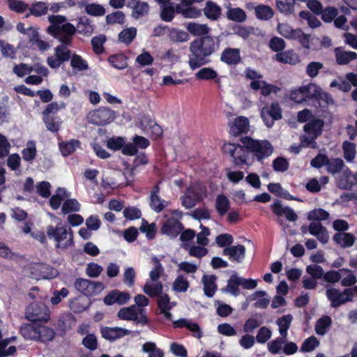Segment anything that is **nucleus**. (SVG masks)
Listing matches in <instances>:
<instances>
[{"label":"nucleus","mask_w":357,"mask_h":357,"mask_svg":"<svg viewBox=\"0 0 357 357\" xmlns=\"http://www.w3.org/2000/svg\"><path fill=\"white\" fill-rule=\"evenodd\" d=\"M220 43L218 37L209 36L192 41L188 61L190 68L195 70L208 63V57L219 50Z\"/></svg>","instance_id":"1"},{"label":"nucleus","mask_w":357,"mask_h":357,"mask_svg":"<svg viewBox=\"0 0 357 357\" xmlns=\"http://www.w3.org/2000/svg\"><path fill=\"white\" fill-rule=\"evenodd\" d=\"M48 19L51 25L47 28V32L61 43L70 44L76 31L75 26L63 15H50Z\"/></svg>","instance_id":"2"},{"label":"nucleus","mask_w":357,"mask_h":357,"mask_svg":"<svg viewBox=\"0 0 357 357\" xmlns=\"http://www.w3.org/2000/svg\"><path fill=\"white\" fill-rule=\"evenodd\" d=\"M46 234L47 238L54 241L58 250H66L74 245L73 230L60 220L56 226L48 225Z\"/></svg>","instance_id":"3"},{"label":"nucleus","mask_w":357,"mask_h":357,"mask_svg":"<svg viewBox=\"0 0 357 357\" xmlns=\"http://www.w3.org/2000/svg\"><path fill=\"white\" fill-rule=\"evenodd\" d=\"M20 332L26 340L43 342L52 340L55 335L52 328L38 322L22 325Z\"/></svg>","instance_id":"4"},{"label":"nucleus","mask_w":357,"mask_h":357,"mask_svg":"<svg viewBox=\"0 0 357 357\" xmlns=\"http://www.w3.org/2000/svg\"><path fill=\"white\" fill-rule=\"evenodd\" d=\"M245 75L247 79L251 80L250 88L253 90H261L263 96H268L271 93H276L280 89L275 85L267 84L262 79V75L257 71L247 68L245 70Z\"/></svg>","instance_id":"5"},{"label":"nucleus","mask_w":357,"mask_h":357,"mask_svg":"<svg viewBox=\"0 0 357 357\" xmlns=\"http://www.w3.org/2000/svg\"><path fill=\"white\" fill-rule=\"evenodd\" d=\"M243 144H245L249 152L252 153L259 161L271 156L273 151V146L267 140H255L248 138L245 139Z\"/></svg>","instance_id":"6"},{"label":"nucleus","mask_w":357,"mask_h":357,"mask_svg":"<svg viewBox=\"0 0 357 357\" xmlns=\"http://www.w3.org/2000/svg\"><path fill=\"white\" fill-rule=\"evenodd\" d=\"M324 122L313 119L304 126L305 134L302 137L301 145L306 147H316L315 139L321 133Z\"/></svg>","instance_id":"7"},{"label":"nucleus","mask_w":357,"mask_h":357,"mask_svg":"<svg viewBox=\"0 0 357 357\" xmlns=\"http://www.w3.org/2000/svg\"><path fill=\"white\" fill-rule=\"evenodd\" d=\"M115 118V112L107 107H100L98 109L93 110L86 116L89 123L97 126L107 125L112 123Z\"/></svg>","instance_id":"8"},{"label":"nucleus","mask_w":357,"mask_h":357,"mask_svg":"<svg viewBox=\"0 0 357 357\" xmlns=\"http://www.w3.org/2000/svg\"><path fill=\"white\" fill-rule=\"evenodd\" d=\"M327 298L331 301L333 307H337L347 302L351 301L354 297V292L351 289H344L340 291L335 287H328L326 291Z\"/></svg>","instance_id":"9"},{"label":"nucleus","mask_w":357,"mask_h":357,"mask_svg":"<svg viewBox=\"0 0 357 357\" xmlns=\"http://www.w3.org/2000/svg\"><path fill=\"white\" fill-rule=\"evenodd\" d=\"M117 317L125 321H132L136 324L145 325L147 324V318L144 309L137 307L136 305L123 307L119 310Z\"/></svg>","instance_id":"10"},{"label":"nucleus","mask_w":357,"mask_h":357,"mask_svg":"<svg viewBox=\"0 0 357 357\" xmlns=\"http://www.w3.org/2000/svg\"><path fill=\"white\" fill-rule=\"evenodd\" d=\"M225 152L229 153L234 159L236 165L248 164V152L246 146H241L237 144L227 143L223 145Z\"/></svg>","instance_id":"11"},{"label":"nucleus","mask_w":357,"mask_h":357,"mask_svg":"<svg viewBox=\"0 0 357 357\" xmlns=\"http://www.w3.org/2000/svg\"><path fill=\"white\" fill-rule=\"evenodd\" d=\"M26 318L32 323L47 321L50 318L48 309L43 304L33 303L26 310Z\"/></svg>","instance_id":"12"},{"label":"nucleus","mask_w":357,"mask_h":357,"mask_svg":"<svg viewBox=\"0 0 357 357\" xmlns=\"http://www.w3.org/2000/svg\"><path fill=\"white\" fill-rule=\"evenodd\" d=\"M75 289L86 296H92L100 294L104 289L100 282H92L86 279L79 278L75 282Z\"/></svg>","instance_id":"13"},{"label":"nucleus","mask_w":357,"mask_h":357,"mask_svg":"<svg viewBox=\"0 0 357 357\" xmlns=\"http://www.w3.org/2000/svg\"><path fill=\"white\" fill-rule=\"evenodd\" d=\"M30 276L36 280L52 279L58 275L56 269L45 264H34L29 266Z\"/></svg>","instance_id":"14"},{"label":"nucleus","mask_w":357,"mask_h":357,"mask_svg":"<svg viewBox=\"0 0 357 357\" xmlns=\"http://www.w3.org/2000/svg\"><path fill=\"white\" fill-rule=\"evenodd\" d=\"M261 116L267 127H272L275 121L282 118L280 105L274 102L271 105L264 107L261 110Z\"/></svg>","instance_id":"15"},{"label":"nucleus","mask_w":357,"mask_h":357,"mask_svg":"<svg viewBox=\"0 0 357 357\" xmlns=\"http://www.w3.org/2000/svg\"><path fill=\"white\" fill-rule=\"evenodd\" d=\"M336 184L340 189H351L357 185V172L354 173L348 167H345L342 174L336 178Z\"/></svg>","instance_id":"16"},{"label":"nucleus","mask_w":357,"mask_h":357,"mask_svg":"<svg viewBox=\"0 0 357 357\" xmlns=\"http://www.w3.org/2000/svg\"><path fill=\"white\" fill-rule=\"evenodd\" d=\"M102 337L105 340L113 342L131 334L132 331L121 327H102L100 329Z\"/></svg>","instance_id":"17"},{"label":"nucleus","mask_w":357,"mask_h":357,"mask_svg":"<svg viewBox=\"0 0 357 357\" xmlns=\"http://www.w3.org/2000/svg\"><path fill=\"white\" fill-rule=\"evenodd\" d=\"M130 299L128 292L113 290L104 298V303L107 305L114 304L123 305Z\"/></svg>","instance_id":"18"},{"label":"nucleus","mask_w":357,"mask_h":357,"mask_svg":"<svg viewBox=\"0 0 357 357\" xmlns=\"http://www.w3.org/2000/svg\"><path fill=\"white\" fill-rule=\"evenodd\" d=\"M307 231L309 233L317 237L323 244L328 242L329 235L326 229L319 222H312L310 224Z\"/></svg>","instance_id":"19"},{"label":"nucleus","mask_w":357,"mask_h":357,"mask_svg":"<svg viewBox=\"0 0 357 357\" xmlns=\"http://www.w3.org/2000/svg\"><path fill=\"white\" fill-rule=\"evenodd\" d=\"M192 4L181 2L176 6V11L185 18H197L200 17L202 15L201 10L192 6Z\"/></svg>","instance_id":"20"},{"label":"nucleus","mask_w":357,"mask_h":357,"mask_svg":"<svg viewBox=\"0 0 357 357\" xmlns=\"http://www.w3.org/2000/svg\"><path fill=\"white\" fill-rule=\"evenodd\" d=\"M157 303L160 313L162 314L167 319L170 320L172 314L169 310L176 305V303L171 302L169 296L164 293L158 296Z\"/></svg>","instance_id":"21"},{"label":"nucleus","mask_w":357,"mask_h":357,"mask_svg":"<svg viewBox=\"0 0 357 357\" xmlns=\"http://www.w3.org/2000/svg\"><path fill=\"white\" fill-rule=\"evenodd\" d=\"M26 36L29 43L33 46H36L41 51H45L50 47L47 42L40 38L37 29L32 26L28 27Z\"/></svg>","instance_id":"22"},{"label":"nucleus","mask_w":357,"mask_h":357,"mask_svg":"<svg viewBox=\"0 0 357 357\" xmlns=\"http://www.w3.org/2000/svg\"><path fill=\"white\" fill-rule=\"evenodd\" d=\"M181 223L176 218L167 220L162 226L161 231L170 237L177 236L181 231Z\"/></svg>","instance_id":"23"},{"label":"nucleus","mask_w":357,"mask_h":357,"mask_svg":"<svg viewBox=\"0 0 357 357\" xmlns=\"http://www.w3.org/2000/svg\"><path fill=\"white\" fill-rule=\"evenodd\" d=\"M160 189L155 185L151 192L150 206L155 212L159 213L168 205V202L162 199L159 195Z\"/></svg>","instance_id":"24"},{"label":"nucleus","mask_w":357,"mask_h":357,"mask_svg":"<svg viewBox=\"0 0 357 357\" xmlns=\"http://www.w3.org/2000/svg\"><path fill=\"white\" fill-rule=\"evenodd\" d=\"M223 253L230 260L241 262L245 257V248L242 245L229 246L224 250Z\"/></svg>","instance_id":"25"},{"label":"nucleus","mask_w":357,"mask_h":357,"mask_svg":"<svg viewBox=\"0 0 357 357\" xmlns=\"http://www.w3.org/2000/svg\"><path fill=\"white\" fill-rule=\"evenodd\" d=\"M273 212L278 216L285 215L286 218L294 222L298 219V216L294 211L289 207H283L279 202H274L271 206Z\"/></svg>","instance_id":"26"},{"label":"nucleus","mask_w":357,"mask_h":357,"mask_svg":"<svg viewBox=\"0 0 357 357\" xmlns=\"http://www.w3.org/2000/svg\"><path fill=\"white\" fill-rule=\"evenodd\" d=\"M249 130V121L245 116H238L234 119L230 130L232 135L237 136L241 133H245Z\"/></svg>","instance_id":"27"},{"label":"nucleus","mask_w":357,"mask_h":357,"mask_svg":"<svg viewBox=\"0 0 357 357\" xmlns=\"http://www.w3.org/2000/svg\"><path fill=\"white\" fill-rule=\"evenodd\" d=\"M336 62L339 65H346L350 61L357 59V54L355 52L344 51L340 47H337L334 50Z\"/></svg>","instance_id":"28"},{"label":"nucleus","mask_w":357,"mask_h":357,"mask_svg":"<svg viewBox=\"0 0 357 357\" xmlns=\"http://www.w3.org/2000/svg\"><path fill=\"white\" fill-rule=\"evenodd\" d=\"M186 29L194 36H206L210 32V28L205 24L189 22L185 26Z\"/></svg>","instance_id":"29"},{"label":"nucleus","mask_w":357,"mask_h":357,"mask_svg":"<svg viewBox=\"0 0 357 357\" xmlns=\"http://www.w3.org/2000/svg\"><path fill=\"white\" fill-rule=\"evenodd\" d=\"M333 240L342 248H350L354 245L356 237L351 233L340 232L333 236Z\"/></svg>","instance_id":"30"},{"label":"nucleus","mask_w":357,"mask_h":357,"mask_svg":"<svg viewBox=\"0 0 357 357\" xmlns=\"http://www.w3.org/2000/svg\"><path fill=\"white\" fill-rule=\"evenodd\" d=\"M162 284L159 281L148 280L143 288L144 292L151 297L159 296L162 294Z\"/></svg>","instance_id":"31"},{"label":"nucleus","mask_w":357,"mask_h":357,"mask_svg":"<svg viewBox=\"0 0 357 357\" xmlns=\"http://www.w3.org/2000/svg\"><path fill=\"white\" fill-rule=\"evenodd\" d=\"M241 60L238 49L228 48L223 51L221 55V61L229 64L234 65L239 63Z\"/></svg>","instance_id":"32"},{"label":"nucleus","mask_w":357,"mask_h":357,"mask_svg":"<svg viewBox=\"0 0 357 357\" xmlns=\"http://www.w3.org/2000/svg\"><path fill=\"white\" fill-rule=\"evenodd\" d=\"M81 143L77 139L61 142L59 144V150L62 155L66 157L73 153L80 147Z\"/></svg>","instance_id":"33"},{"label":"nucleus","mask_w":357,"mask_h":357,"mask_svg":"<svg viewBox=\"0 0 357 357\" xmlns=\"http://www.w3.org/2000/svg\"><path fill=\"white\" fill-rule=\"evenodd\" d=\"M215 280L216 277L214 275H205L202 278L204 294L209 298L213 297L217 290Z\"/></svg>","instance_id":"34"},{"label":"nucleus","mask_w":357,"mask_h":357,"mask_svg":"<svg viewBox=\"0 0 357 357\" xmlns=\"http://www.w3.org/2000/svg\"><path fill=\"white\" fill-rule=\"evenodd\" d=\"M70 196L67 190L63 188H59L56 193L50 199V205L53 209H58L62 201Z\"/></svg>","instance_id":"35"},{"label":"nucleus","mask_w":357,"mask_h":357,"mask_svg":"<svg viewBox=\"0 0 357 357\" xmlns=\"http://www.w3.org/2000/svg\"><path fill=\"white\" fill-rule=\"evenodd\" d=\"M293 321V317L291 314H287L278 318L276 324L278 326L279 333L284 337H287L288 330L290 328L291 324Z\"/></svg>","instance_id":"36"},{"label":"nucleus","mask_w":357,"mask_h":357,"mask_svg":"<svg viewBox=\"0 0 357 357\" xmlns=\"http://www.w3.org/2000/svg\"><path fill=\"white\" fill-rule=\"evenodd\" d=\"M316 87V85L314 84H309L306 86L300 87L298 89L292 91L290 94V97L295 102H301L308 96L307 93L309 91Z\"/></svg>","instance_id":"37"},{"label":"nucleus","mask_w":357,"mask_h":357,"mask_svg":"<svg viewBox=\"0 0 357 357\" xmlns=\"http://www.w3.org/2000/svg\"><path fill=\"white\" fill-rule=\"evenodd\" d=\"M204 13L208 19L216 20L221 14V8L215 3L209 1L206 3Z\"/></svg>","instance_id":"38"},{"label":"nucleus","mask_w":357,"mask_h":357,"mask_svg":"<svg viewBox=\"0 0 357 357\" xmlns=\"http://www.w3.org/2000/svg\"><path fill=\"white\" fill-rule=\"evenodd\" d=\"M177 327H186L192 332L193 336L197 338H201L202 333L198 324L185 319H181L175 322Z\"/></svg>","instance_id":"39"},{"label":"nucleus","mask_w":357,"mask_h":357,"mask_svg":"<svg viewBox=\"0 0 357 357\" xmlns=\"http://www.w3.org/2000/svg\"><path fill=\"white\" fill-rule=\"evenodd\" d=\"M295 0H276L278 10L284 15H290L295 10Z\"/></svg>","instance_id":"40"},{"label":"nucleus","mask_w":357,"mask_h":357,"mask_svg":"<svg viewBox=\"0 0 357 357\" xmlns=\"http://www.w3.org/2000/svg\"><path fill=\"white\" fill-rule=\"evenodd\" d=\"M275 59L281 63L291 65H295L299 61V57L297 54L290 50L278 53L275 55Z\"/></svg>","instance_id":"41"},{"label":"nucleus","mask_w":357,"mask_h":357,"mask_svg":"<svg viewBox=\"0 0 357 357\" xmlns=\"http://www.w3.org/2000/svg\"><path fill=\"white\" fill-rule=\"evenodd\" d=\"M287 337H284L283 336H280L268 342L267 349L268 351L272 354H280L283 350V347L284 343H286V340Z\"/></svg>","instance_id":"42"},{"label":"nucleus","mask_w":357,"mask_h":357,"mask_svg":"<svg viewBox=\"0 0 357 357\" xmlns=\"http://www.w3.org/2000/svg\"><path fill=\"white\" fill-rule=\"evenodd\" d=\"M215 206L218 214L220 216H223L228 212L230 207V202L226 196L219 195L215 199Z\"/></svg>","instance_id":"43"},{"label":"nucleus","mask_w":357,"mask_h":357,"mask_svg":"<svg viewBox=\"0 0 357 357\" xmlns=\"http://www.w3.org/2000/svg\"><path fill=\"white\" fill-rule=\"evenodd\" d=\"M192 190H187L186 193L182 197V205L186 208L193 207L197 202L202 199L203 192H201L198 195H194Z\"/></svg>","instance_id":"44"},{"label":"nucleus","mask_w":357,"mask_h":357,"mask_svg":"<svg viewBox=\"0 0 357 357\" xmlns=\"http://www.w3.org/2000/svg\"><path fill=\"white\" fill-rule=\"evenodd\" d=\"M142 351L148 354V357H164L163 351L153 342H146L142 346Z\"/></svg>","instance_id":"45"},{"label":"nucleus","mask_w":357,"mask_h":357,"mask_svg":"<svg viewBox=\"0 0 357 357\" xmlns=\"http://www.w3.org/2000/svg\"><path fill=\"white\" fill-rule=\"evenodd\" d=\"M190 287L189 282L186 277L178 275L172 283V290L176 293L186 292Z\"/></svg>","instance_id":"46"},{"label":"nucleus","mask_w":357,"mask_h":357,"mask_svg":"<svg viewBox=\"0 0 357 357\" xmlns=\"http://www.w3.org/2000/svg\"><path fill=\"white\" fill-rule=\"evenodd\" d=\"M341 285L342 287H351L357 282V278L352 271L349 268H341Z\"/></svg>","instance_id":"47"},{"label":"nucleus","mask_w":357,"mask_h":357,"mask_svg":"<svg viewBox=\"0 0 357 357\" xmlns=\"http://www.w3.org/2000/svg\"><path fill=\"white\" fill-rule=\"evenodd\" d=\"M227 17L229 20L236 22H243L247 18L245 12L240 8H228Z\"/></svg>","instance_id":"48"},{"label":"nucleus","mask_w":357,"mask_h":357,"mask_svg":"<svg viewBox=\"0 0 357 357\" xmlns=\"http://www.w3.org/2000/svg\"><path fill=\"white\" fill-rule=\"evenodd\" d=\"M331 322V318L328 316L320 318L315 325L316 333L319 335H324L330 328Z\"/></svg>","instance_id":"49"},{"label":"nucleus","mask_w":357,"mask_h":357,"mask_svg":"<svg viewBox=\"0 0 357 357\" xmlns=\"http://www.w3.org/2000/svg\"><path fill=\"white\" fill-rule=\"evenodd\" d=\"M43 121L49 131L56 132L59 130L62 121L59 116H43Z\"/></svg>","instance_id":"50"},{"label":"nucleus","mask_w":357,"mask_h":357,"mask_svg":"<svg viewBox=\"0 0 357 357\" xmlns=\"http://www.w3.org/2000/svg\"><path fill=\"white\" fill-rule=\"evenodd\" d=\"M345 167L343 160L340 158L328 159L326 164L327 171L332 174L343 171Z\"/></svg>","instance_id":"51"},{"label":"nucleus","mask_w":357,"mask_h":357,"mask_svg":"<svg viewBox=\"0 0 357 357\" xmlns=\"http://www.w3.org/2000/svg\"><path fill=\"white\" fill-rule=\"evenodd\" d=\"M169 39L175 43H184L189 40L190 37L187 32L178 29H172L169 33Z\"/></svg>","instance_id":"52"},{"label":"nucleus","mask_w":357,"mask_h":357,"mask_svg":"<svg viewBox=\"0 0 357 357\" xmlns=\"http://www.w3.org/2000/svg\"><path fill=\"white\" fill-rule=\"evenodd\" d=\"M319 345V340L314 336H310L302 343L300 351L303 353L312 352Z\"/></svg>","instance_id":"53"},{"label":"nucleus","mask_w":357,"mask_h":357,"mask_svg":"<svg viewBox=\"0 0 357 357\" xmlns=\"http://www.w3.org/2000/svg\"><path fill=\"white\" fill-rule=\"evenodd\" d=\"M151 261L153 266L149 273V280L158 281L164 272L163 267L157 258H153Z\"/></svg>","instance_id":"54"},{"label":"nucleus","mask_w":357,"mask_h":357,"mask_svg":"<svg viewBox=\"0 0 357 357\" xmlns=\"http://www.w3.org/2000/svg\"><path fill=\"white\" fill-rule=\"evenodd\" d=\"M344 158L348 162H352L356 158V145L350 142H344L342 144Z\"/></svg>","instance_id":"55"},{"label":"nucleus","mask_w":357,"mask_h":357,"mask_svg":"<svg viewBox=\"0 0 357 357\" xmlns=\"http://www.w3.org/2000/svg\"><path fill=\"white\" fill-rule=\"evenodd\" d=\"M70 66L76 71H84L89 68L87 61L77 54H73L71 56Z\"/></svg>","instance_id":"56"},{"label":"nucleus","mask_w":357,"mask_h":357,"mask_svg":"<svg viewBox=\"0 0 357 357\" xmlns=\"http://www.w3.org/2000/svg\"><path fill=\"white\" fill-rule=\"evenodd\" d=\"M278 31L283 37L293 40L298 32V29H294L289 24L285 23H279Z\"/></svg>","instance_id":"57"},{"label":"nucleus","mask_w":357,"mask_h":357,"mask_svg":"<svg viewBox=\"0 0 357 357\" xmlns=\"http://www.w3.org/2000/svg\"><path fill=\"white\" fill-rule=\"evenodd\" d=\"M80 210V204L75 199H68L63 204L61 211L64 215L77 212Z\"/></svg>","instance_id":"58"},{"label":"nucleus","mask_w":357,"mask_h":357,"mask_svg":"<svg viewBox=\"0 0 357 357\" xmlns=\"http://www.w3.org/2000/svg\"><path fill=\"white\" fill-rule=\"evenodd\" d=\"M22 158L26 161H32L36 155V146L33 141H29L22 152Z\"/></svg>","instance_id":"59"},{"label":"nucleus","mask_w":357,"mask_h":357,"mask_svg":"<svg viewBox=\"0 0 357 357\" xmlns=\"http://www.w3.org/2000/svg\"><path fill=\"white\" fill-rule=\"evenodd\" d=\"M126 60V57L123 54L112 55L108 58L109 63L114 68L119 70H122L127 67L128 63Z\"/></svg>","instance_id":"60"},{"label":"nucleus","mask_w":357,"mask_h":357,"mask_svg":"<svg viewBox=\"0 0 357 357\" xmlns=\"http://www.w3.org/2000/svg\"><path fill=\"white\" fill-rule=\"evenodd\" d=\"M149 6L147 3L138 1L132 8V16L135 19H139L149 13Z\"/></svg>","instance_id":"61"},{"label":"nucleus","mask_w":357,"mask_h":357,"mask_svg":"<svg viewBox=\"0 0 357 357\" xmlns=\"http://www.w3.org/2000/svg\"><path fill=\"white\" fill-rule=\"evenodd\" d=\"M266 293L264 291H257L251 296L252 300H257L255 305L256 307L265 308L269 304V299L266 298Z\"/></svg>","instance_id":"62"},{"label":"nucleus","mask_w":357,"mask_h":357,"mask_svg":"<svg viewBox=\"0 0 357 357\" xmlns=\"http://www.w3.org/2000/svg\"><path fill=\"white\" fill-rule=\"evenodd\" d=\"M329 218V213L322 208H315L310 211L307 214V219L314 222H319L327 220Z\"/></svg>","instance_id":"63"},{"label":"nucleus","mask_w":357,"mask_h":357,"mask_svg":"<svg viewBox=\"0 0 357 357\" xmlns=\"http://www.w3.org/2000/svg\"><path fill=\"white\" fill-rule=\"evenodd\" d=\"M255 14L258 19L268 20L273 16V11L268 6L260 5L255 8Z\"/></svg>","instance_id":"64"}]
</instances>
